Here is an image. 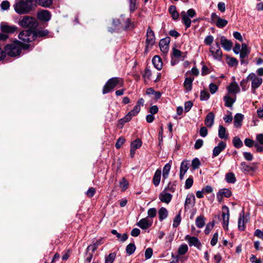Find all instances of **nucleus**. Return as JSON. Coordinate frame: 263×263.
I'll list each match as a JSON object with an SVG mask.
<instances>
[{
	"label": "nucleus",
	"mask_w": 263,
	"mask_h": 263,
	"mask_svg": "<svg viewBox=\"0 0 263 263\" xmlns=\"http://www.w3.org/2000/svg\"><path fill=\"white\" fill-rule=\"evenodd\" d=\"M34 0H18L14 4L15 11L19 14L28 13L33 7Z\"/></svg>",
	"instance_id": "f257e3e1"
},
{
	"label": "nucleus",
	"mask_w": 263,
	"mask_h": 263,
	"mask_svg": "<svg viewBox=\"0 0 263 263\" xmlns=\"http://www.w3.org/2000/svg\"><path fill=\"white\" fill-rule=\"evenodd\" d=\"M18 39L21 41L19 42L23 45L24 49L29 48L27 43L32 42L35 39L34 32L30 30H24L18 34Z\"/></svg>",
	"instance_id": "f03ea898"
},
{
	"label": "nucleus",
	"mask_w": 263,
	"mask_h": 263,
	"mask_svg": "<svg viewBox=\"0 0 263 263\" xmlns=\"http://www.w3.org/2000/svg\"><path fill=\"white\" fill-rule=\"evenodd\" d=\"M19 41H17L13 43L7 45L5 48V50L6 53H7L11 57H16L20 54L21 49L24 48Z\"/></svg>",
	"instance_id": "7ed1b4c3"
},
{
	"label": "nucleus",
	"mask_w": 263,
	"mask_h": 263,
	"mask_svg": "<svg viewBox=\"0 0 263 263\" xmlns=\"http://www.w3.org/2000/svg\"><path fill=\"white\" fill-rule=\"evenodd\" d=\"M123 85V81L120 78L115 77L109 79L104 86L102 93L105 94L111 91L117 85Z\"/></svg>",
	"instance_id": "20e7f679"
},
{
	"label": "nucleus",
	"mask_w": 263,
	"mask_h": 263,
	"mask_svg": "<svg viewBox=\"0 0 263 263\" xmlns=\"http://www.w3.org/2000/svg\"><path fill=\"white\" fill-rule=\"evenodd\" d=\"M18 24L23 28L30 29H35L38 26V23L35 18L27 15L20 18Z\"/></svg>",
	"instance_id": "39448f33"
},
{
	"label": "nucleus",
	"mask_w": 263,
	"mask_h": 263,
	"mask_svg": "<svg viewBox=\"0 0 263 263\" xmlns=\"http://www.w3.org/2000/svg\"><path fill=\"white\" fill-rule=\"evenodd\" d=\"M196 14V11L193 9H190L187 12L183 11L181 12L182 21L187 28L191 26V18L194 17Z\"/></svg>",
	"instance_id": "423d86ee"
},
{
	"label": "nucleus",
	"mask_w": 263,
	"mask_h": 263,
	"mask_svg": "<svg viewBox=\"0 0 263 263\" xmlns=\"http://www.w3.org/2000/svg\"><path fill=\"white\" fill-rule=\"evenodd\" d=\"M247 80L251 82V88L253 93L255 92L256 89L258 88L262 83V79L254 73H250L247 77Z\"/></svg>",
	"instance_id": "0eeeda50"
},
{
	"label": "nucleus",
	"mask_w": 263,
	"mask_h": 263,
	"mask_svg": "<svg viewBox=\"0 0 263 263\" xmlns=\"http://www.w3.org/2000/svg\"><path fill=\"white\" fill-rule=\"evenodd\" d=\"M210 52L214 59L218 61L221 60L222 57V52L218 41H216L215 44L211 46Z\"/></svg>",
	"instance_id": "6e6552de"
},
{
	"label": "nucleus",
	"mask_w": 263,
	"mask_h": 263,
	"mask_svg": "<svg viewBox=\"0 0 263 263\" xmlns=\"http://www.w3.org/2000/svg\"><path fill=\"white\" fill-rule=\"evenodd\" d=\"M155 43V37L154 31L148 27L146 33V48L145 51L152 47Z\"/></svg>",
	"instance_id": "1a4fd4ad"
},
{
	"label": "nucleus",
	"mask_w": 263,
	"mask_h": 263,
	"mask_svg": "<svg viewBox=\"0 0 263 263\" xmlns=\"http://www.w3.org/2000/svg\"><path fill=\"white\" fill-rule=\"evenodd\" d=\"M211 19L217 27L220 28L225 27L228 23L226 20L220 17L215 13H212Z\"/></svg>",
	"instance_id": "9d476101"
},
{
	"label": "nucleus",
	"mask_w": 263,
	"mask_h": 263,
	"mask_svg": "<svg viewBox=\"0 0 263 263\" xmlns=\"http://www.w3.org/2000/svg\"><path fill=\"white\" fill-rule=\"evenodd\" d=\"M222 218L223 220V228L224 230H228V225L229 222V208L224 205L222 208Z\"/></svg>",
	"instance_id": "9b49d317"
},
{
	"label": "nucleus",
	"mask_w": 263,
	"mask_h": 263,
	"mask_svg": "<svg viewBox=\"0 0 263 263\" xmlns=\"http://www.w3.org/2000/svg\"><path fill=\"white\" fill-rule=\"evenodd\" d=\"M141 108L139 105H136L133 110L129 111L123 119H122L121 121L122 122H127L130 121L132 118L136 116L140 111Z\"/></svg>",
	"instance_id": "f8f14e48"
},
{
	"label": "nucleus",
	"mask_w": 263,
	"mask_h": 263,
	"mask_svg": "<svg viewBox=\"0 0 263 263\" xmlns=\"http://www.w3.org/2000/svg\"><path fill=\"white\" fill-rule=\"evenodd\" d=\"M141 108L139 105H136L133 110L129 111L123 119H122L121 121L122 122H127L130 121L132 118L136 116L140 111Z\"/></svg>",
	"instance_id": "ddd939ff"
},
{
	"label": "nucleus",
	"mask_w": 263,
	"mask_h": 263,
	"mask_svg": "<svg viewBox=\"0 0 263 263\" xmlns=\"http://www.w3.org/2000/svg\"><path fill=\"white\" fill-rule=\"evenodd\" d=\"M190 161L187 160H184L181 163L180 167L179 178L180 180H183L184 176L189 168Z\"/></svg>",
	"instance_id": "4468645a"
},
{
	"label": "nucleus",
	"mask_w": 263,
	"mask_h": 263,
	"mask_svg": "<svg viewBox=\"0 0 263 263\" xmlns=\"http://www.w3.org/2000/svg\"><path fill=\"white\" fill-rule=\"evenodd\" d=\"M153 224V220L147 217L141 219L137 225L142 229H146L150 227Z\"/></svg>",
	"instance_id": "2eb2a0df"
},
{
	"label": "nucleus",
	"mask_w": 263,
	"mask_h": 263,
	"mask_svg": "<svg viewBox=\"0 0 263 263\" xmlns=\"http://www.w3.org/2000/svg\"><path fill=\"white\" fill-rule=\"evenodd\" d=\"M226 143L224 142H220L218 145L215 146L213 151V157H215L219 155V154L223 151L226 147Z\"/></svg>",
	"instance_id": "dca6fc26"
},
{
	"label": "nucleus",
	"mask_w": 263,
	"mask_h": 263,
	"mask_svg": "<svg viewBox=\"0 0 263 263\" xmlns=\"http://www.w3.org/2000/svg\"><path fill=\"white\" fill-rule=\"evenodd\" d=\"M195 201L196 198L193 194H188L185 202V209H186L192 208L195 205Z\"/></svg>",
	"instance_id": "f3484780"
},
{
	"label": "nucleus",
	"mask_w": 263,
	"mask_h": 263,
	"mask_svg": "<svg viewBox=\"0 0 263 263\" xmlns=\"http://www.w3.org/2000/svg\"><path fill=\"white\" fill-rule=\"evenodd\" d=\"M220 44L224 50L230 51L231 50L233 43L230 40H227L224 36L220 37Z\"/></svg>",
	"instance_id": "a211bd4d"
},
{
	"label": "nucleus",
	"mask_w": 263,
	"mask_h": 263,
	"mask_svg": "<svg viewBox=\"0 0 263 263\" xmlns=\"http://www.w3.org/2000/svg\"><path fill=\"white\" fill-rule=\"evenodd\" d=\"M170 41V40L169 38L163 39L160 41V48L161 51L164 53H167L168 50V45Z\"/></svg>",
	"instance_id": "6ab92c4d"
},
{
	"label": "nucleus",
	"mask_w": 263,
	"mask_h": 263,
	"mask_svg": "<svg viewBox=\"0 0 263 263\" xmlns=\"http://www.w3.org/2000/svg\"><path fill=\"white\" fill-rule=\"evenodd\" d=\"M232 195L231 191L228 189H222L219 190L217 194V198L219 201H221L223 197H230Z\"/></svg>",
	"instance_id": "aec40b11"
},
{
	"label": "nucleus",
	"mask_w": 263,
	"mask_h": 263,
	"mask_svg": "<svg viewBox=\"0 0 263 263\" xmlns=\"http://www.w3.org/2000/svg\"><path fill=\"white\" fill-rule=\"evenodd\" d=\"M37 17L40 20L47 22L50 19L51 15L48 11L42 10L37 13Z\"/></svg>",
	"instance_id": "412c9836"
},
{
	"label": "nucleus",
	"mask_w": 263,
	"mask_h": 263,
	"mask_svg": "<svg viewBox=\"0 0 263 263\" xmlns=\"http://www.w3.org/2000/svg\"><path fill=\"white\" fill-rule=\"evenodd\" d=\"M172 198V195L167 193L165 190L163 191L159 195L160 200L164 203H168Z\"/></svg>",
	"instance_id": "4be33fe9"
},
{
	"label": "nucleus",
	"mask_w": 263,
	"mask_h": 263,
	"mask_svg": "<svg viewBox=\"0 0 263 263\" xmlns=\"http://www.w3.org/2000/svg\"><path fill=\"white\" fill-rule=\"evenodd\" d=\"M1 30L3 32L12 33L14 32L16 29L17 27L15 26H10L7 24H2L1 25Z\"/></svg>",
	"instance_id": "5701e85b"
},
{
	"label": "nucleus",
	"mask_w": 263,
	"mask_h": 263,
	"mask_svg": "<svg viewBox=\"0 0 263 263\" xmlns=\"http://www.w3.org/2000/svg\"><path fill=\"white\" fill-rule=\"evenodd\" d=\"M153 64L154 67L158 70L162 69L163 66L162 62L160 57L155 55L152 60Z\"/></svg>",
	"instance_id": "b1692460"
},
{
	"label": "nucleus",
	"mask_w": 263,
	"mask_h": 263,
	"mask_svg": "<svg viewBox=\"0 0 263 263\" xmlns=\"http://www.w3.org/2000/svg\"><path fill=\"white\" fill-rule=\"evenodd\" d=\"M214 114L212 112H209L205 119V124L206 126L208 127H211L213 124H214Z\"/></svg>",
	"instance_id": "393cba45"
},
{
	"label": "nucleus",
	"mask_w": 263,
	"mask_h": 263,
	"mask_svg": "<svg viewBox=\"0 0 263 263\" xmlns=\"http://www.w3.org/2000/svg\"><path fill=\"white\" fill-rule=\"evenodd\" d=\"M247 220H246V218L245 217L244 212L242 211V213L240 214L238 222V228L240 231L245 230V225Z\"/></svg>",
	"instance_id": "a878e982"
},
{
	"label": "nucleus",
	"mask_w": 263,
	"mask_h": 263,
	"mask_svg": "<svg viewBox=\"0 0 263 263\" xmlns=\"http://www.w3.org/2000/svg\"><path fill=\"white\" fill-rule=\"evenodd\" d=\"M240 58L241 59V62L243 63V59L245 58L247 55L249 53V51L248 49V47L246 44H242L241 45V48L240 50Z\"/></svg>",
	"instance_id": "bb28decb"
},
{
	"label": "nucleus",
	"mask_w": 263,
	"mask_h": 263,
	"mask_svg": "<svg viewBox=\"0 0 263 263\" xmlns=\"http://www.w3.org/2000/svg\"><path fill=\"white\" fill-rule=\"evenodd\" d=\"M228 90L230 93H236L240 90L238 85L235 82L231 83L228 87Z\"/></svg>",
	"instance_id": "cd10ccee"
},
{
	"label": "nucleus",
	"mask_w": 263,
	"mask_h": 263,
	"mask_svg": "<svg viewBox=\"0 0 263 263\" xmlns=\"http://www.w3.org/2000/svg\"><path fill=\"white\" fill-rule=\"evenodd\" d=\"M243 115L241 114H237L234 116V125L236 128L240 127L243 120Z\"/></svg>",
	"instance_id": "c85d7f7f"
},
{
	"label": "nucleus",
	"mask_w": 263,
	"mask_h": 263,
	"mask_svg": "<svg viewBox=\"0 0 263 263\" xmlns=\"http://www.w3.org/2000/svg\"><path fill=\"white\" fill-rule=\"evenodd\" d=\"M161 175V171L160 170H157L155 173L153 179V182L154 184L156 186H158L160 181Z\"/></svg>",
	"instance_id": "c756f323"
},
{
	"label": "nucleus",
	"mask_w": 263,
	"mask_h": 263,
	"mask_svg": "<svg viewBox=\"0 0 263 263\" xmlns=\"http://www.w3.org/2000/svg\"><path fill=\"white\" fill-rule=\"evenodd\" d=\"M158 215L159 220L162 221L167 218L168 211L165 208L162 207L159 210Z\"/></svg>",
	"instance_id": "7c9ffc66"
},
{
	"label": "nucleus",
	"mask_w": 263,
	"mask_h": 263,
	"mask_svg": "<svg viewBox=\"0 0 263 263\" xmlns=\"http://www.w3.org/2000/svg\"><path fill=\"white\" fill-rule=\"evenodd\" d=\"M193 79L194 78L191 77H187L185 78L184 82V87L186 92H188L191 90Z\"/></svg>",
	"instance_id": "2f4dec72"
},
{
	"label": "nucleus",
	"mask_w": 263,
	"mask_h": 263,
	"mask_svg": "<svg viewBox=\"0 0 263 263\" xmlns=\"http://www.w3.org/2000/svg\"><path fill=\"white\" fill-rule=\"evenodd\" d=\"M111 233L113 235H116L117 237L120 239V241L121 242L125 241L128 238V235L127 234L124 233L122 235L119 233L116 230H112L111 231Z\"/></svg>",
	"instance_id": "473e14b6"
},
{
	"label": "nucleus",
	"mask_w": 263,
	"mask_h": 263,
	"mask_svg": "<svg viewBox=\"0 0 263 263\" xmlns=\"http://www.w3.org/2000/svg\"><path fill=\"white\" fill-rule=\"evenodd\" d=\"M218 136L220 139H227L228 138V135L226 134V128L222 125L219 126Z\"/></svg>",
	"instance_id": "72a5a7b5"
},
{
	"label": "nucleus",
	"mask_w": 263,
	"mask_h": 263,
	"mask_svg": "<svg viewBox=\"0 0 263 263\" xmlns=\"http://www.w3.org/2000/svg\"><path fill=\"white\" fill-rule=\"evenodd\" d=\"M168 11L171 14L174 20H177L179 17V13L176 10V7L175 6L171 5L168 9Z\"/></svg>",
	"instance_id": "f704fd0d"
},
{
	"label": "nucleus",
	"mask_w": 263,
	"mask_h": 263,
	"mask_svg": "<svg viewBox=\"0 0 263 263\" xmlns=\"http://www.w3.org/2000/svg\"><path fill=\"white\" fill-rule=\"evenodd\" d=\"M185 239L187 241L190 246H197V238L187 235L185 236Z\"/></svg>",
	"instance_id": "c9c22d12"
},
{
	"label": "nucleus",
	"mask_w": 263,
	"mask_h": 263,
	"mask_svg": "<svg viewBox=\"0 0 263 263\" xmlns=\"http://www.w3.org/2000/svg\"><path fill=\"white\" fill-rule=\"evenodd\" d=\"M212 191V187L210 185H206L204 188L202 189L201 191H198V198L203 197V193H210Z\"/></svg>",
	"instance_id": "e433bc0d"
},
{
	"label": "nucleus",
	"mask_w": 263,
	"mask_h": 263,
	"mask_svg": "<svg viewBox=\"0 0 263 263\" xmlns=\"http://www.w3.org/2000/svg\"><path fill=\"white\" fill-rule=\"evenodd\" d=\"M171 168V164L168 163L165 165L163 168L162 176L164 179H166L168 177L169 172Z\"/></svg>",
	"instance_id": "4c0bfd02"
},
{
	"label": "nucleus",
	"mask_w": 263,
	"mask_h": 263,
	"mask_svg": "<svg viewBox=\"0 0 263 263\" xmlns=\"http://www.w3.org/2000/svg\"><path fill=\"white\" fill-rule=\"evenodd\" d=\"M233 144L234 146L237 148H240L242 146L243 143L242 141L240 140V139L236 136L233 138Z\"/></svg>",
	"instance_id": "58836bf2"
},
{
	"label": "nucleus",
	"mask_w": 263,
	"mask_h": 263,
	"mask_svg": "<svg viewBox=\"0 0 263 263\" xmlns=\"http://www.w3.org/2000/svg\"><path fill=\"white\" fill-rule=\"evenodd\" d=\"M120 187L122 191H125L128 187V182L125 179V178H122V180L120 181Z\"/></svg>",
	"instance_id": "ea45409f"
},
{
	"label": "nucleus",
	"mask_w": 263,
	"mask_h": 263,
	"mask_svg": "<svg viewBox=\"0 0 263 263\" xmlns=\"http://www.w3.org/2000/svg\"><path fill=\"white\" fill-rule=\"evenodd\" d=\"M136 246L134 243H130L128 244L126 248V252L128 255H132L136 250Z\"/></svg>",
	"instance_id": "a19ab883"
},
{
	"label": "nucleus",
	"mask_w": 263,
	"mask_h": 263,
	"mask_svg": "<svg viewBox=\"0 0 263 263\" xmlns=\"http://www.w3.org/2000/svg\"><path fill=\"white\" fill-rule=\"evenodd\" d=\"M210 97V95L206 90H202L200 92V100L201 101H207Z\"/></svg>",
	"instance_id": "79ce46f5"
},
{
	"label": "nucleus",
	"mask_w": 263,
	"mask_h": 263,
	"mask_svg": "<svg viewBox=\"0 0 263 263\" xmlns=\"http://www.w3.org/2000/svg\"><path fill=\"white\" fill-rule=\"evenodd\" d=\"M240 168H241V170L244 172H249L253 170V168L251 166L248 165L245 162H243L241 163Z\"/></svg>",
	"instance_id": "37998d69"
},
{
	"label": "nucleus",
	"mask_w": 263,
	"mask_h": 263,
	"mask_svg": "<svg viewBox=\"0 0 263 263\" xmlns=\"http://www.w3.org/2000/svg\"><path fill=\"white\" fill-rule=\"evenodd\" d=\"M181 220L180 212L175 216L173 220V226L174 228H177L180 223Z\"/></svg>",
	"instance_id": "c03bdc74"
},
{
	"label": "nucleus",
	"mask_w": 263,
	"mask_h": 263,
	"mask_svg": "<svg viewBox=\"0 0 263 263\" xmlns=\"http://www.w3.org/2000/svg\"><path fill=\"white\" fill-rule=\"evenodd\" d=\"M226 181L228 183H234L236 181V178L233 173H229L226 175Z\"/></svg>",
	"instance_id": "a18cd8bd"
},
{
	"label": "nucleus",
	"mask_w": 263,
	"mask_h": 263,
	"mask_svg": "<svg viewBox=\"0 0 263 263\" xmlns=\"http://www.w3.org/2000/svg\"><path fill=\"white\" fill-rule=\"evenodd\" d=\"M188 250V247L186 244H183L179 246L178 253L179 255H184Z\"/></svg>",
	"instance_id": "49530a36"
},
{
	"label": "nucleus",
	"mask_w": 263,
	"mask_h": 263,
	"mask_svg": "<svg viewBox=\"0 0 263 263\" xmlns=\"http://www.w3.org/2000/svg\"><path fill=\"white\" fill-rule=\"evenodd\" d=\"M35 37H44L47 35L48 31L47 30H37L35 32Z\"/></svg>",
	"instance_id": "de8ad7c7"
},
{
	"label": "nucleus",
	"mask_w": 263,
	"mask_h": 263,
	"mask_svg": "<svg viewBox=\"0 0 263 263\" xmlns=\"http://www.w3.org/2000/svg\"><path fill=\"white\" fill-rule=\"evenodd\" d=\"M224 101H225V105L227 107H231L235 102L233 99L228 96L224 97Z\"/></svg>",
	"instance_id": "09e8293b"
},
{
	"label": "nucleus",
	"mask_w": 263,
	"mask_h": 263,
	"mask_svg": "<svg viewBox=\"0 0 263 263\" xmlns=\"http://www.w3.org/2000/svg\"><path fill=\"white\" fill-rule=\"evenodd\" d=\"M52 4V0H39V4L44 7H49Z\"/></svg>",
	"instance_id": "8fccbe9b"
},
{
	"label": "nucleus",
	"mask_w": 263,
	"mask_h": 263,
	"mask_svg": "<svg viewBox=\"0 0 263 263\" xmlns=\"http://www.w3.org/2000/svg\"><path fill=\"white\" fill-rule=\"evenodd\" d=\"M142 145V142L139 139H137L131 143L130 147L136 149L139 148Z\"/></svg>",
	"instance_id": "3c124183"
},
{
	"label": "nucleus",
	"mask_w": 263,
	"mask_h": 263,
	"mask_svg": "<svg viewBox=\"0 0 263 263\" xmlns=\"http://www.w3.org/2000/svg\"><path fill=\"white\" fill-rule=\"evenodd\" d=\"M116 258L115 253H110L105 257V263H112Z\"/></svg>",
	"instance_id": "603ef678"
},
{
	"label": "nucleus",
	"mask_w": 263,
	"mask_h": 263,
	"mask_svg": "<svg viewBox=\"0 0 263 263\" xmlns=\"http://www.w3.org/2000/svg\"><path fill=\"white\" fill-rule=\"evenodd\" d=\"M157 213L156 209L154 208L149 209L147 211V218L151 219L156 216Z\"/></svg>",
	"instance_id": "864d4df0"
},
{
	"label": "nucleus",
	"mask_w": 263,
	"mask_h": 263,
	"mask_svg": "<svg viewBox=\"0 0 263 263\" xmlns=\"http://www.w3.org/2000/svg\"><path fill=\"white\" fill-rule=\"evenodd\" d=\"M227 63L229 66L233 67L238 65V61L234 58H230L228 59Z\"/></svg>",
	"instance_id": "5fc2aeb1"
},
{
	"label": "nucleus",
	"mask_w": 263,
	"mask_h": 263,
	"mask_svg": "<svg viewBox=\"0 0 263 263\" xmlns=\"http://www.w3.org/2000/svg\"><path fill=\"white\" fill-rule=\"evenodd\" d=\"M248 81H250V80H248L247 78L246 79H243L240 83L242 90L244 91L246 90L249 88V85L248 84Z\"/></svg>",
	"instance_id": "6e6d98bb"
},
{
	"label": "nucleus",
	"mask_w": 263,
	"mask_h": 263,
	"mask_svg": "<svg viewBox=\"0 0 263 263\" xmlns=\"http://www.w3.org/2000/svg\"><path fill=\"white\" fill-rule=\"evenodd\" d=\"M214 226V221H212V222H210L209 223H208L206 226V228L205 229V230H204V232L206 234H208L210 231H211V230L213 228Z\"/></svg>",
	"instance_id": "4d7b16f0"
},
{
	"label": "nucleus",
	"mask_w": 263,
	"mask_h": 263,
	"mask_svg": "<svg viewBox=\"0 0 263 263\" xmlns=\"http://www.w3.org/2000/svg\"><path fill=\"white\" fill-rule=\"evenodd\" d=\"M125 139L122 137H120L117 141L116 142V147L118 149L120 148L122 145L124 144V142H125Z\"/></svg>",
	"instance_id": "13d9d810"
},
{
	"label": "nucleus",
	"mask_w": 263,
	"mask_h": 263,
	"mask_svg": "<svg viewBox=\"0 0 263 263\" xmlns=\"http://www.w3.org/2000/svg\"><path fill=\"white\" fill-rule=\"evenodd\" d=\"M214 37L211 35H208L204 39V42L205 45H211L213 42Z\"/></svg>",
	"instance_id": "bf43d9fd"
},
{
	"label": "nucleus",
	"mask_w": 263,
	"mask_h": 263,
	"mask_svg": "<svg viewBox=\"0 0 263 263\" xmlns=\"http://www.w3.org/2000/svg\"><path fill=\"white\" fill-rule=\"evenodd\" d=\"M201 64H202V67L201 69L202 75L205 76L210 73L211 72L210 69L204 65L203 63H201Z\"/></svg>",
	"instance_id": "052dcab7"
},
{
	"label": "nucleus",
	"mask_w": 263,
	"mask_h": 263,
	"mask_svg": "<svg viewBox=\"0 0 263 263\" xmlns=\"http://www.w3.org/2000/svg\"><path fill=\"white\" fill-rule=\"evenodd\" d=\"M153 255L152 249L148 248L146 249L145 252V257L146 259H149Z\"/></svg>",
	"instance_id": "680f3d73"
},
{
	"label": "nucleus",
	"mask_w": 263,
	"mask_h": 263,
	"mask_svg": "<svg viewBox=\"0 0 263 263\" xmlns=\"http://www.w3.org/2000/svg\"><path fill=\"white\" fill-rule=\"evenodd\" d=\"M209 89L211 93L214 94L218 90V86L214 83H211L209 85Z\"/></svg>",
	"instance_id": "e2e57ef3"
},
{
	"label": "nucleus",
	"mask_w": 263,
	"mask_h": 263,
	"mask_svg": "<svg viewBox=\"0 0 263 263\" xmlns=\"http://www.w3.org/2000/svg\"><path fill=\"white\" fill-rule=\"evenodd\" d=\"M193 180L192 177H189L185 181V187L186 189H190L193 185Z\"/></svg>",
	"instance_id": "0e129e2a"
},
{
	"label": "nucleus",
	"mask_w": 263,
	"mask_h": 263,
	"mask_svg": "<svg viewBox=\"0 0 263 263\" xmlns=\"http://www.w3.org/2000/svg\"><path fill=\"white\" fill-rule=\"evenodd\" d=\"M218 234L217 233H215L211 239V245L213 246L216 245L218 241Z\"/></svg>",
	"instance_id": "69168bd1"
},
{
	"label": "nucleus",
	"mask_w": 263,
	"mask_h": 263,
	"mask_svg": "<svg viewBox=\"0 0 263 263\" xmlns=\"http://www.w3.org/2000/svg\"><path fill=\"white\" fill-rule=\"evenodd\" d=\"M129 8L131 11H134L136 9V0H129Z\"/></svg>",
	"instance_id": "338daca9"
},
{
	"label": "nucleus",
	"mask_w": 263,
	"mask_h": 263,
	"mask_svg": "<svg viewBox=\"0 0 263 263\" xmlns=\"http://www.w3.org/2000/svg\"><path fill=\"white\" fill-rule=\"evenodd\" d=\"M182 53L179 50L174 48L173 50V55L177 58H179L182 56Z\"/></svg>",
	"instance_id": "774afa93"
}]
</instances>
